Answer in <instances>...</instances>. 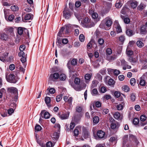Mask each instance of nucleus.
Returning a JSON list of instances; mask_svg holds the SVG:
<instances>
[{
  "label": "nucleus",
  "instance_id": "f257e3e1",
  "mask_svg": "<svg viewBox=\"0 0 147 147\" xmlns=\"http://www.w3.org/2000/svg\"><path fill=\"white\" fill-rule=\"evenodd\" d=\"M80 79L78 78H76L74 80V83L76 85L71 84V86L76 90L80 91L83 89L84 88V87H82L81 85L80 84Z\"/></svg>",
  "mask_w": 147,
  "mask_h": 147
},
{
  "label": "nucleus",
  "instance_id": "f03ea898",
  "mask_svg": "<svg viewBox=\"0 0 147 147\" xmlns=\"http://www.w3.org/2000/svg\"><path fill=\"white\" fill-rule=\"evenodd\" d=\"M7 80L10 82L16 83L17 80V78L13 74H10L7 76H6Z\"/></svg>",
  "mask_w": 147,
  "mask_h": 147
},
{
  "label": "nucleus",
  "instance_id": "7ed1b4c3",
  "mask_svg": "<svg viewBox=\"0 0 147 147\" xmlns=\"http://www.w3.org/2000/svg\"><path fill=\"white\" fill-rule=\"evenodd\" d=\"M63 16L65 18L69 19L71 17V13L69 10L65 8L63 12Z\"/></svg>",
  "mask_w": 147,
  "mask_h": 147
},
{
  "label": "nucleus",
  "instance_id": "20e7f679",
  "mask_svg": "<svg viewBox=\"0 0 147 147\" xmlns=\"http://www.w3.org/2000/svg\"><path fill=\"white\" fill-rule=\"evenodd\" d=\"M8 90L9 92H11V93H13L16 94V98L15 99V100L16 101V99H17V96H16L18 94V92L17 89L16 88L12 87L9 88L8 89Z\"/></svg>",
  "mask_w": 147,
  "mask_h": 147
},
{
  "label": "nucleus",
  "instance_id": "39448f33",
  "mask_svg": "<svg viewBox=\"0 0 147 147\" xmlns=\"http://www.w3.org/2000/svg\"><path fill=\"white\" fill-rule=\"evenodd\" d=\"M111 127L113 129H117L119 127L120 125L117 121H115L111 123Z\"/></svg>",
  "mask_w": 147,
  "mask_h": 147
},
{
  "label": "nucleus",
  "instance_id": "423d86ee",
  "mask_svg": "<svg viewBox=\"0 0 147 147\" xmlns=\"http://www.w3.org/2000/svg\"><path fill=\"white\" fill-rule=\"evenodd\" d=\"M90 20V19L88 17L86 18L81 22V24L83 26L86 28L87 26L89 23Z\"/></svg>",
  "mask_w": 147,
  "mask_h": 147
},
{
  "label": "nucleus",
  "instance_id": "0eeeda50",
  "mask_svg": "<svg viewBox=\"0 0 147 147\" xmlns=\"http://www.w3.org/2000/svg\"><path fill=\"white\" fill-rule=\"evenodd\" d=\"M106 25L108 27L110 28L113 24L112 20L110 18H106Z\"/></svg>",
  "mask_w": 147,
  "mask_h": 147
},
{
  "label": "nucleus",
  "instance_id": "6e6552de",
  "mask_svg": "<svg viewBox=\"0 0 147 147\" xmlns=\"http://www.w3.org/2000/svg\"><path fill=\"white\" fill-rule=\"evenodd\" d=\"M69 113L67 112L66 113H63L59 116V117L62 119H67L69 116Z\"/></svg>",
  "mask_w": 147,
  "mask_h": 147
},
{
  "label": "nucleus",
  "instance_id": "1a4fd4ad",
  "mask_svg": "<svg viewBox=\"0 0 147 147\" xmlns=\"http://www.w3.org/2000/svg\"><path fill=\"white\" fill-rule=\"evenodd\" d=\"M129 3L130 4L131 7L133 9L135 8L138 5L137 2L136 1H130Z\"/></svg>",
  "mask_w": 147,
  "mask_h": 147
},
{
  "label": "nucleus",
  "instance_id": "9d476101",
  "mask_svg": "<svg viewBox=\"0 0 147 147\" xmlns=\"http://www.w3.org/2000/svg\"><path fill=\"white\" fill-rule=\"evenodd\" d=\"M8 38V35L5 33L0 34V39L1 40L6 41Z\"/></svg>",
  "mask_w": 147,
  "mask_h": 147
},
{
  "label": "nucleus",
  "instance_id": "9b49d317",
  "mask_svg": "<svg viewBox=\"0 0 147 147\" xmlns=\"http://www.w3.org/2000/svg\"><path fill=\"white\" fill-rule=\"evenodd\" d=\"M147 33V28L145 26H142L140 29V33L142 34H145Z\"/></svg>",
  "mask_w": 147,
  "mask_h": 147
},
{
  "label": "nucleus",
  "instance_id": "f8f14e48",
  "mask_svg": "<svg viewBox=\"0 0 147 147\" xmlns=\"http://www.w3.org/2000/svg\"><path fill=\"white\" fill-rule=\"evenodd\" d=\"M45 111H41L40 114L41 115H44V118L46 119H47L49 118L50 116V114L48 112H44Z\"/></svg>",
  "mask_w": 147,
  "mask_h": 147
},
{
  "label": "nucleus",
  "instance_id": "ddd939ff",
  "mask_svg": "<svg viewBox=\"0 0 147 147\" xmlns=\"http://www.w3.org/2000/svg\"><path fill=\"white\" fill-rule=\"evenodd\" d=\"M126 33L127 36H130L134 34L135 32H134L132 30L128 29L126 31Z\"/></svg>",
  "mask_w": 147,
  "mask_h": 147
},
{
  "label": "nucleus",
  "instance_id": "4468645a",
  "mask_svg": "<svg viewBox=\"0 0 147 147\" xmlns=\"http://www.w3.org/2000/svg\"><path fill=\"white\" fill-rule=\"evenodd\" d=\"M97 134L98 138H102L104 137L105 133L102 131H98Z\"/></svg>",
  "mask_w": 147,
  "mask_h": 147
},
{
  "label": "nucleus",
  "instance_id": "2eb2a0df",
  "mask_svg": "<svg viewBox=\"0 0 147 147\" xmlns=\"http://www.w3.org/2000/svg\"><path fill=\"white\" fill-rule=\"evenodd\" d=\"M84 77L86 80V82L88 83L91 77V75L90 74H87L85 75Z\"/></svg>",
  "mask_w": 147,
  "mask_h": 147
},
{
  "label": "nucleus",
  "instance_id": "dca6fc26",
  "mask_svg": "<svg viewBox=\"0 0 147 147\" xmlns=\"http://www.w3.org/2000/svg\"><path fill=\"white\" fill-rule=\"evenodd\" d=\"M59 74L58 73H55L53 74H51L50 76L51 78H53L55 79H57L59 78Z\"/></svg>",
  "mask_w": 147,
  "mask_h": 147
},
{
  "label": "nucleus",
  "instance_id": "f3484780",
  "mask_svg": "<svg viewBox=\"0 0 147 147\" xmlns=\"http://www.w3.org/2000/svg\"><path fill=\"white\" fill-rule=\"evenodd\" d=\"M54 145L51 142H47L46 145L43 144L42 147H53Z\"/></svg>",
  "mask_w": 147,
  "mask_h": 147
},
{
  "label": "nucleus",
  "instance_id": "a211bd4d",
  "mask_svg": "<svg viewBox=\"0 0 147 147\" xmlns=\"http://www.w3.org/2000/svg\"><path fill=\"white\" fill-rule=\"evenodd\" d=\"M83 136L85 138H87L89 137V134L88 132L86 130H84L83 132Z\"/></svg>",
  "mask_w": 147,
  "mask_h": 147
},
{
  "label": "nucleus",
  "instance_id": "6ab92c4d",
  "mask_svg": "<svg viewBox=\"0 0 147 147\" xmlns=\"http://www.w3.org/2000/svg\"><path fill=\"white\" fill-rule=\"evenodd\" d=\"M116 29V32L117 33H120L122 31V30L119 24L114 25Z\"/></svg>",
  "mask_w": 147,
  "mask_h": 147
},
{
  "label": "nucleus",
  "instance_id": "aec40b11",
  "mask_svg": "<svg viewBox=\"0 0 147 147\" xmlns=\"http://www.w3.org/2000/svg\"><path fill=\"white\" fill-rule=\"evenodd\" d=\"M45 100L46 104L49 106L51 102V99L50 97L46 96L45 98Z\"/></svg>",
  "mask_w": 147,
  "mask_h": 147
},
{
  "label": "nucleus",
  "instance_id": "412c9836",
  "mask_svg": "<svg viewBox=\"0 0 147 147\" xmlns=\"http://www.w3.org/2000/svg\"><path fill=\"white\" fill-rule=\"evenodd\" d=\"M138 59L136 58H133L132 57H130L128 61L131 63H134L136 62Z\"/></svg>",
  "mask_w": 147,
  "mask_h": 147
},
{
  "label": "nucleus",
  "instance_id": "4be33fe9",
  "mask_svg": "<svg viewBox=\"0 0 147 147\" xmlns=\"http://www.w3.org/2000/svg\"><path fill=\"white\" fill-rule=\"evenodd\" d=\"M59 78L61 80L64 81L66 79V76L65 74H61L60 75H59Z\"/></svg>",
  "mask_w": 147,
  "mask_h": 147
},
{
  "label": "nucleus",
  "instance_id": "5701e85b",
  "mask_svg": "<svg viewBox=\"0 0 147 147\" xmlns=\"http://www.w3.org/2000/svg\"><path fill=\"white\" fill-rule=\"evenodd\" d=\"M79 129H80L79 127H76L74 130V133L75 136H77L79 134Z\"/></svg>",
  "mask_w": 147,
  "mask_h": 147
},
{
  "label": "nucleus",
  "instance_id": "b1692460",
  "mask_svg": "<svg viewBox=\"0 0 147 147\" xmlns=\"http://www.w3.org/2000/svg\"><path fill=\"white\" fill-rule=\"evenodd\" d=\"M143 76L140 78V84L141 86H144L145 85L146 82L145 80L143 79Z\"/></svg>",
  "mask_w": 147,
  "mask_h": 147
},
{
  "label": "nucleus",
  "instance_id": "393cba45",
  "mask_svg": "<svg viewBox=\"0 0 147 147\" xmlns=\"http://www.w3.org/2000/svg\"><path fill=\"white\" fill-rule=\"evenodd\" d=\"M99 119L98 116H95L93 118V123L96 124L99 121Z\"/></svg>",
  "mask_w": 147,
  "mask_h": 147
},
{
  "label": "nucleus",
  "instance_id": "a878e982",
  "mask_svg": "<svg viewBox=\"0 0 147 147\" xmlns=\"http://www.w3.org/2000/svg\"><path fill=\"white\" fill-rule=\"evenodd\" d=\"M65 28L64 27H62L60 30L58 32L57 35L59 37H62V34L63 33V30L65 29Z\"/></svg>",
  "mask_w": 147,
  "mask_h": 147
},
{
  "label": "nucleus",
  "instance_id": "bb28decb",
  "mask_svg": "<svg viewBox=\"0 0 147 147\" xmlns=\"http://www.w3.org/2000/svg\"><path fill=\"white\" fill-rule=\"evenodd\" d=\"M124 105V103L122 102V104H119L117 106V109L118 110H121L123 109Z\"/></svg>",
  "mask_w": 147,
  "mask_h": 147
},
{
  "label": "nucleus",
  "instance_id": "cd10ccee",
  "mask_svg": "<svg viewBox=\"0 0 147 147\" xmlns=\"http://www.w3.org/2000/svg\"><path fill=\"white\" fill-rule=\"evenodd\" d=\"M108 84L110 86L113 87L115 84V81L113 79H110L108 81Z\"/></svg>",
  "mask_w": 147,
  "mask_h": 147
},
{
  "label": "nucleus",
  "instance_id": "c85d7f7f",
  "mask_svg": "<svg viewBox=\"0 0 147 147\" xmlns=\"http://www.w3.org/2000/svg\"><path fill=\"white\" fill-rule=\"evenodd\" d=\"M122 5V4L121 3L120 0H118L115 4L116 7L118 8H120Z\"/></svg>",
  "mask_w": 147,
  "mask_h": 147
},
{
  "label": "nucleus",
  "instance_id": "c756f323",
  "mask_svg": "<svg viewBox=\"0 0 147 147\" xmlns=\"http://www.w3.org/2000/svg\"><path fill=\"white\" fill-rule=\"evenodd\" d=\"M7 31L8 33L12 34L13 33V28L12 27H8L6 28Z\"/></svg>",
  "mask_w": 147,
  "mask_h": 147
},
{
  "label": "nucleus",
  "instance_id": "7c9ffc66",
  "mask_svg": "<svg viewBox=\"0 0 147 147\" xmlns=\"http://www.w3.org/2000/svg\"><path fill=\"white\" fill-rule=\"evenodd\" d=\"M97 81L96 80L93 81L91 86V88H93L96 86L97 84Z\"/></svg>",
  "mask_w": 147,
  "mask_h": 147
},
{
  "label": "nucleus",
  "instance_id": "2f4dec72",
  "mask_svg": "<svg viewBox=\"0 0 147 147\" xmlns=\"http://www.w3.org/2000/svg\"><path fill=\"white\" fill-rule=\"evenodd\" d=\"M122 89L125 92H127L130 90V88L127 86H124L122 87Z\"/></svg>",
  "mask_w": 147,
  "mask_h": 147
},
{
  "label": "nucleus",
  "instance_id": "473e14b6",
  "mask_svg": "<svg viewBox=\"0 0 147 147\" xmlns=\"http://www.w3.org/2000/svg\"><path fill=\"white\" fill-rule=\"evenodd\" d=\"M121 17L123 19V21L126 24H128L130 22V19H129V18H123V16H121Z\"/></svg>",
  "mask_w": 147,
  "mask_h": 147
},
{
  "label": "nucleus",
  "instance_id": "72a5a7b5",
  "mask_svg": "<svg viewBox=\"0 0 147 147\" xmlns=\"http://www.w3.org/2000/svg\"><path fill=\"white\" fill-rule=\"evenodd\" d=\"M139 122V120L138 118H135L133 120V123L135 125L138 124Z\"/></svg>",
  "mask_w": 147,
  "mask_h": 147
},
{
  "label": "nucleus",
  "instance_id": "f704fd0d",
  "mask_svg": "<svg viewBox=\"0 0 147 147\" xmlns=\"http://www.w3.org/2000/svg\"><path fill=\"white\" fill-rule=\"evenodd\" d=\"M95 25L94 23L92 22H91L90 20V22H89V23L87 26V28H91L92 27L94 26Z\"/></svg>",
  "mask_w": 147,
  "mask_h": 147
},
{
  "label": "nucleus",
  "instance_id": "c9c22d12",
  "mask_svg": "<svg viewBox=\"0 0 147 147\" xmlns=\"http://www.w3.org/2000/svg\"><path fill=\"white\" fill-rule=\"evenodd\" d=\"M138 47L141 48L144 46V43L141 41L139 40L137 41L136 43Z\"/></svg>",
  "mask_w": 147,
  "mask_h": 147
},
{
  "label": "nucleus",
  "instance_id": "e433bc0d",
  "mask_svg": "<svg viewBox=\"0 0 147 147\" xmlns=\"http://www.w3.org/2000/svg\"><path fill=\"white\" fill-rule=\"evenodd\" d=\"M98 44L100 45H102L104 42V40L103 38H100L98 40Z\"/></svg>",
  "mask_w": 147,
  "mask_h": 147
},
{
  "label": "nucleus",
  "instance_id": "4c0bfd02",
  "mask_svg": "<svg viewBox=\"0 0 147 147\" xmlns=\"http://www.w3.org/2000/svg\"><path fill=\"white\" fill-rule=\"evenodd\" d=\"M23 28L21 27H19L18 29V32L19 34L21 35L23 33Z\"/></svg>",
  "mask_w": 147,
  "mask_h": 147
},
{
  "label": "nucleus",
  "instance_id": "58836bf2",
  "mask_svg": "<svg viewBox=\"0 0 147 147\" xmlns=\"http://www.w3.org/2000/svg\"><path fill=\"white\" fill-rule=\"evenodd\" d=\"M20 60L23 63H25L26 61V58L25 56H24L22 57L21 59ZM24 67H26V65L24 64Z\"/></svg>",
  "mask_w": 147,
  "mask_h": 147
},
{
  "label": "nucleus",
  "instance_id": "ea45409f",
  "mask_svg": "<svg viewBox=\"0 0 147 147\" xmlns=\"http://www.w3.org/2000/svg\"><path fill=\"white\" fill-rule=\"evenodd\" d=\"M63 95L62 94H60L57 96L56 98V101L57 102H59L62 98Z\"/></svg>",
  "mask_w": 147,
  "mask_h": 147
},
{
  "label": "nucleus",
  "instance_id": "a19ab883",
  "mask_svg": "<svg viewBox=\"0 0 147 147\" xmlns=\"http://www.w3.org/2000/svg\"><path fill=\"white\" fill-rule=\"evenodd\" d=\"M136 82V80L134 78H131L130 80V84L132 86H134Z\"/></svg>",
  "mask_w": 147,
  "mask_h": 147
},
{
  "label": "nucleus",
  "instance_id": "79ce46f5",
  "mask_svg": "<svg viewBox=\"0 0 147 147\" xmlns=\"http://www.w3.org/2000/svg\"><path fill=\"white\" fill-rule=\"evenodd\" d=\"M120 115L119 113L116 112L114 114V117L116 119H118L120 118Z\"/></svg>",
  "mask_w": 147,
  "mask_h": 147
},
{
  "label": "nucleus",
  "instance_id": "37998d69",
  "mask_svg": "<svg viewBox=\"0 0 147 147\" xmlns=\"http://www.w3.org/2000/svg\"><path fill=\"white\" fill-rule=\"evenodd\" d=\"M11 9L13 11H16L18 10V7L17 6L13 5L11 7Z\"/></svg>",
  "mask_w": 147,
  "mask_h": 147
},
{
  "label": "nucleus",
  "instance_id": "c03bdc74",
  "mask_svg": "<svg viewBox=\"0 0 147 147\" xmlns=\"http://www.w3.org/2000/svg\"><path fill=\"white\" fill-rule=\"evenodd\" d=\"M79 39L81 42H84L85 39L84 36L83 34H80L79 36Z\"/></svg>",
  "mask_w": 147,
  "mask_h": 147
},
{
  "label": "nucleus",
  "instance_id": "a18cd8bd",
  "mask_svg": "<svg viewBox=\"0 0 147 147\" xmlns=\"http://www.w3.org/2000/svg\"><path fill=\"white\" fill-rule=\"evenodd\" d=\"M117 138L116 137H111L110 139V141L111 142H115V143H116L117 142Z\"/></svg>",
  "mask_w": 147,
  "mask_h": 147
},
{
  "label": "nucleus",
  "instance_id": "49530a36",
  "mask_svg": "<svg viewBox=\"0 0 147 147\" xmlns=\"http://www.w3.org/2000/svg\"><path fill=\"white\" fill-rule=\"evenodd\" d=\"M74 15L77 18V19L80 20V19H81V16L80 15V14L79 13H74Z\"/></svg>",
  "mask_w": 147,
  "mask_h": 147
},
{
  "label": "nucleus",
  "instance_id": "de8ad7c7",
  "mask_svg": "<svg viewBox=\"0 0 147 147\" xmlns=\"http://www.w3.org/2000/svg\"><path fill=\"white\" fill-rule=\"evenodd\" d=\"M53 138L55 140L59 138L58 133L57 132H55L53 133Z\"/></svg>",
  "mask_w": 147,
  "mask_h": 147
},
{
  "label": "nucleus",
  "instance_id": "09e8293b",
  "mask_svg": "<svg viewBox=\"0 0 147 147\" xmlns=\"http://www.w3.org/2000/svg\"><path fill=\"white\" fill-rule=\"evenodd\" d=\"M31 15L30 13H28L26 14L25 16V20H29L31 19Z\"/></svg>",
  "mask_w": 147,
  "mask_h": 147
},
{
  "label": "nucleus",
  "instance_id": "8fccbe9b",
  "mask_svg": "<svg viewBox=\"0 0 147 147\" xmlns=\"http://www.w3.org/2000/svg\"><path fill=\"white\" fill-rule=\"evenodd\" d=\"M145 6L143 4H141L138 6V9L140 10H142L145 7Z\"/></svg>",
  "mask_w": 147,
  "mask_h": 147
},
{
  "label": "nucleus",
  "instance_id": "3c124183",
  "mask_svg": "<svg viewBox=\"0 0 147 147\" xmlns=\"http://www.w3.org/2000/svg\"><path fill=\"white\" fill-rule=\"evenodd\" d=\"M146 118L147 117L145 115H142L140 117V120L142 121H144Z\"/></svg>",
  "mask_w": 147,
  "mask_h": 147
},
{
  "label": "nucleus",
  "instance_id": "603ef678",
  "mask_svg": "<svg viewBox=\"0 0 147 147\" xmlns=\"http://www.w3.org/2000/svg\"><path fill=\"white\" fill-rule=\"evenodd\" d=\"M77 63V60L76 59H73L71 61V64L73 65H76Z\"/></svg>",
  "mask_w": 147,
  "mask_h": 147
},
{
  "label": "nucleus",
  "instance_id": "864d4df0",
  "mask_svg": "<svg viewBox=\"0 0 147 147\" xmlns=\"http://www.w3.org/2000/svg\"><path fill=\"white\" fill-rule=\"evenodd\" d=\"M14 110L12 108H10L7 110L8 113L9 115H11L14 112Z\"/></svg>",
  "mask_w": 147,
  "mask_h": 147
},
{
  "label": "nucleus",
  "instance_id": "5fc2aeb1",
  "mask_svg": "<svg viewBox=\"0 0 147 147\" xmlns=\"http://www.w3.org/2000/svg\"><path fill=\"white\" fill-rule=\"evenodd\" d=\"M35 130L37 131H39L41 129V127L39 125H36L35 127Z\"/></svg>",
  "mask_w": 147,
  "mask_h": 147
},
{
  "label": "nucleus",
  "instance_id": "6e6d98bb",
  "mask_svg": "<svg viewBox=\"0 0 147 147\" xmlns=\"http://www.w3.org/2000/svg\"><path fill=\"white\" fill-rule=\"evenodd\" d=\"M125 40V37L123 35L119 37V40L121 42H123Z\"/></svg>",
  "mask_w": 147,
  "mask_h": 147
},
{
  "label": "nucleus",
  "instance_id": "4d7b16f0",
  "mask_svg": "<svg viewBox=\"0 0 147 147\" xmlns=\"http://www.w3.org/2000/svg\"><path fill=\"white\" fill-rule=\"evenodd\" d=\"M121 64L122 65L126 66L127 65V63L124 59H122L121 61Z\"/></svg>",
  "mask_w": 147,
  "mask_h": 147
},
{
  "label": "nucleus",
  "instance_id": "13d9d810",
  "mask_svg": "<svg viewBox=\"0 0 147 147\" xmlns=\"http://www.w3.org/2000/svg\"><path fill=\"white\" fill-rule=\"evenodd\" d=\"M14 16L13 15H11L8 17V20L9 21H12L14 19Z\"/></svg>",
  "mask_w": 147,
  "mask_h": 147
},
{
  "label": "nucleus",
  "instance_id": "bf43d9fd",
  "mask_svg": "<svg viewBox=\"0 0 147 147\" xmlns=\"http://www.w3.org/2000/svg\"><path fill=\"white\" fill-rule=\"evenodd\" d=\"M82 111V108L81 107L78 106L76 107V111L78 113H80Z\"/></svg>",
  "mask_w": 147,
  "mask_h": 147
},
{
  "label": "nucleus",
  "instance_id": "052dcab7",
  "mask_svg": "<svg viewBox=\"0 0 147 147\" xmlns=\"http://www.w3.org/2000/svg\"><path fill=\"white\" fill-rule=\"evenodd\" d=\"M126 53L127 55L131 56L133 54V52L131 50H127Z\"/></svg>",
  "mask_w": 147,
  "mask_h": 147
},
{
  "label": "nucleus",
  "instance_id": "680f3d73",
  "mask_svg": "<svg viewBox=\"0 0 147 147\" xmlns=\"http://www.w3.org/2000/svg\"><path fill=\"white\" fill-rule=\"evenodd\" d=\"M106 52L107 54L109 55H110L112 53V50L109 48L107 49Z\"/></svg>",
  "mask_w": 147,
  "mask_h": 147
},
{
  "label": "nucleus",
  "instance_id": "e2e57ef3",
  "mask_svg": "<svg viewBox=\"0 0 147 147\" xmlns=\"http://www.w3.org/2000/svg\"><path fill=\"white\" fill-rule=\"evenodd\" d=\"M130 97H131V100L132 101H134L135 100L136 98V96L134 94H131V95L130 96Z\"/></svg>",
  "mask_w": 147,
  "mask_h": 147
},
{
  "label": "nucleus",
  "instance_id": "0e129e2a",
  "mask_svg": "<svg viewBox=\"0 0 147 147\" xmlns=\"http://www.w3.org/2000/svg\"><path fill=\"white\" fill-rule=\"evenodd\" d=\"M120 71L117 69H114L113 73L115 75L117 76L120 73Z\"/></svg>",
  "mask_w": 147,
  "mask_h": 147
},
{
  "label": "nucleus",
  "instance_id": "69168bd1",
  "mask_svg": "<svg viewBox=\"0 0 147 147\" xmlns=\"http://www.w3.org/2000/svg\"><path fill=\"white\" fill-rule=\"evenodd\" d=\"M81 5V3L79 1H76L75 4V5L77 7H80Z\"/></svg>",
  "mask_w": 147,
  "mask_h": 147
},
{
  "label": "nucleus",
  "instance_id": "338daca9",
  "mask_svg": "<svg viewBox=\"0 0 147 147\" xmlns=\"http://www.w3.org/2000/svg\"><path fill=\"white\" fill-rule=\"evenodd\" d=\"M109 112V110L108 109H103L102 111V114L104 115H105L108 113Z\"/></svg>",
  "mask_w": 147,
  "mask_h": 147
},
{
  "label": "nucleus",
  "instance_id": "774afa93",
  "mask_svg": "<svg viewBox=\"0 0 147 147\" xmlns=\"http://www.w3.org/2000/svg\"><path fill=\"white\" fill-rule=\"evenodd\" d=\"M92 17L94 19H96L98 17V14L96 13H94L92 15Z\"/></svg>",
  "mask_w": 147,
  "mask_h": 147
}]
</instances>
